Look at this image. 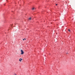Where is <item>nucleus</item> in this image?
Returning a JSON list of instances; mask_svg holds the SVG:
<instances>
[{"instance_id": "1", "label": "nucleus", "mask_w": 75, "mask_h": 75, "mask_svg": "<svg viewBox=\"0 0 75 75\" xmlns=\"http://www.w3.org/2000/svg\"><path fill=\"white\" fill-rule=\"evenodd\" d=\"M21 54H24V52L23 51V50H21Z\"/></svg>"}, {"instance_id": "2", "label": "nucleus", "mask_w": 75, "mask_h": 75, "mask_svg": "<svg viewBox=\"0 0 75 75\" xmlns=\"http://www.w3.org/2000/svg\"><path fill=\"white\" fill-rule=\"evenodd\" d=\"M22 60H23V59L21 58L19 59V61L20 62H21V61H22Z\"/></svg>"}, {"instance_id": "3", "label": "nucleus", "mask_w": 75, "mask_h": 75, "mask_svg": "<svg viewBox=\"0 0 75 75\" xmlns=\"http://www.w3.org/2000/svg\"><path fill=\"white\" fill-rule=\"evenodd\" d=\"M28 20H31V18L30 17V18H29Z\"/></svg>"}, {"instance_id": "4", "label": "nucleus", "mask_w": 75, "mask_h": 75, "mask_svg": "<svg viewBox=\"0 0 75 75\" xmlns=\"http://www.w3.org/2000/svg\"><path fill=\"white\" fill-rule=\"evenodd\" d=\"M35 8H32V10H35Z\"/></svg>"}, {"instance_id": "5", "label": "nucleus", "mask_w": 75, "mask_h": 75, "mask_svg": "<svg viewBox=\"0 0 75 75\" xmlns=\"http://www.w3.org/2000/svg\"><path fill=\"white\" fill-rule=\"evenodd\" d=\"M68 31L69 32H71V30H69Z\"/></svg>"}, {"instance_id": "6", "label": "nucleus", "mask_w": 75, "mask_h": 75, "mask_svg": "<svg viewBox=\"0 0 75 75\" xmlns=\"http://www.w3.org/2000/svg\"><path fill=\"white\" fill-rule=\"evenodd\" d=\"M56 6H57V5H58V4H56Z\"/></svg>"}, {"instance_id": "7", "label": "nucleus", "mask_w": 75, "mask_h": 75, "mask_svg": "<svg viewBox=\"0 0 75 75\" xmlns=\"http://www.w3.org/2000/svg\"><path fill=\"white\" fill-rule=\"evenodd\" d=\"M26 40V38H24V40Z\"/></svg>"}, {"instance_id": "8", "label": "nucleus", "mask_w": 75, "mask_h": 75, "mask_svg": "<svg viewBox=\"0 0 75 75\" xmlns=\"http://www.w3.org/2000/svg\"><path fill=\"white\" fill-rule=\"evenodd\" d=\"M24 39H23V40L24 41Z\"/></svg>"}, {"instance_id": "9", "label": "nucleus", "mask_w": 75, "mask_h": 75, "mask_svg": "<svg viewBox=\"0 0 75 75\" xmlns=\"http://www.w3.org/2000/svg\"><path fill=\"white\" fill-rule=\"evenodd\" d=\"M14 75H17L16 74H15Z\"/></svg>"}, {"instance_id": "10", "label": "nucleus", "mask_w": 75, "mask_h": 75, "mask_svg": "<svg viewBox=\"0 0 75 75\" xmlns=\"http://www.w3.org/2000/svg\"><path fill=\"white\" fill-rule=\"evenodd\" d=\"M67 54H68V53H67Z\"/></svg>"}]
</instances>
